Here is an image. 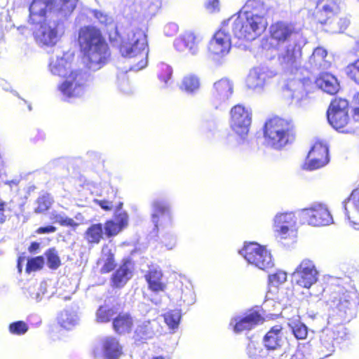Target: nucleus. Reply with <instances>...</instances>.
I'll use <instances>...</instances> for the list:
<instances>
[{
  "label": "nucleus",
  "instance_id": "8fccbe9b",
  "mask_svg": "<svg viewBox=\"0 0 359 359\" xmlns=\"http://www.w3.org/2000/svg\"><path fill=\"white\" fill-rule=\"evenodd\" d=\"M48 265L50 269H56L60 265V259L55 249H50L47 253Z\"/></svg>",
  "mask_w": 359,
  "mask_h": 359
},
{
  "label": "nucleus",
  "instance_id": "412c9836",
  "mask_svg": "<svg viewBox=\"0 0 359 359\" xmlns=\"http://www.w3.org/2000/svg\"><path fill=\"white\" fill-rule=\"evenodd\" d=\"M283 326H273L264 336L263 344L267 351H275L280 348L283 342Z\"/></svg>",
  "mask_w": 359,
  "mask_h": 359
},
{
  "label": "nucleus",
  "instance_id": "7c9ffc66",
  "mask_svg": "<svg viewBox=\"0 0 359 359\" xmlns=\"http://www.w3.org/2000/svg\"><path fill=\"white\" fill-rule=\"evenodd\" d=\"M97 264L101 265L100 272L102 273H109L114 269V255L107 248L102 249V257L99 259Z\"/></svg>",
  "mask_w": 359,
  "mask_h": 359
},
{
  "label": "nucleus",
  "instance_id": "052dcab7",
  "mask_svg": "<svg viewBox=\"0 0 359 359\" xmlns=\"http://www.w3.org/2000/svg\"><path fill=\"white\" fill-rule=\"evenodd\" d=\"M55 231H56V228L51 225L40 227L36 230V233L39 234L54 233Z\"/></svg>",
  "mask_w": 359,
  "mask_h": 359
},
{
  "label": "nucleus",
  "instance_id": "9d476101",
  "mask_svg": "<svg viewBox=\"0 0 359 359\" xmlns=\"http://www.w3.org/2000/svg\"><path fill=\"white\" fill-rule=\"evenodd\" d=\"M64 32L65 26L62 21L50 19L40 25L34 36L39 45L52 46L56 44Z\"/></svg>",
  "mask_w": 359,
  "mask_h": 359
},
{
  "label": "nucleus",
  "instance_id": "4468645a",
  "mask_svg": "<svg viewBox=\"0 0 359 359\" xmlns=\"http://www.w3.org/2000/svg\"><path fill=\"white\" fill-rule=\"evenodd\" d=\"M231 128L238 134H245L252 122V111L244 105L238 104L230 111Z\"/></svg>",
  "mask_w": 359,
  "mask_h": 359
},
{
  "label": "nucleus",
  "instance_id": "2eb2a0df",
  "mask_svg": "<svg viewBox=\"0 0 359 359\" xmlns=\"http://www.w3.org/2000/svg\"><path fill=\"white\" fill-rule=\"evenodd\" d=\"M301 214L305 222L314 226H326L332 222V217L330 211L322 205L304 208Z\"/></svg>",
  "mask_w": 359,
  "mask_h": 359
},
{
  "label": "nucleus",
  "instance_id": "20e7f679",
  "mask_svg": "<svg viewBox=\"0 0 359 359\" xmlns=\"http://www.w3.org/2000/svg\"><path fill=\"white\" fill-rule=\"evenodd\" d=\"M266 142L276 149H281L295 139V126L291 120L278 116L268 118L263 127Z\"/></svg>",
  "mask_w": 359,
  "mask_h": 359
},
{
  "label": "nucleus",
  "instance_id": "a19ab883",
  "mask_svg": "<svg viewBox=\"0 0 359 359\" xmlns=\"http://www.w3.org/2000/svg\"><path fill=\"white\" fill-rule=\"evenodd\" d=\"M287 278V273L283 271H277L276 273L269 275L268 277L269 285L273 287H278L285 283Z\"/></svg>",
  "mask_w": 359,
  "mask_h": 359
},
{
  "label": "nucleus",
  "instance_id": "f8f14e48",
  "mask_svg": "<svg viewBox=\"0 0 359 359\" xmlns=\"http://www.w3.org/2000/svg\"><path fill=\"white\" fill-rule=\"evenodd\" d=\"M294 284L302 288L309 289L318 280V271L313 263L304 259L292 274Z\"/></svg>",
  "mask_w": 359,
  "mask_h": 359
},
{
  "label": "nucleus",
  "instance_id": "a211bd4d",
  "mask_svg": "<svg viewBox=\"0 0 359 359\" xmlns=\"http://www.w3.org/2000/svg\"><path fill=\"white\" fill-rule=\"evenodd\" d=\"M57 0H33L29 6V20L33 24L41 23L46 11H54Z\"/></svg>",
  "mask_w": 359,
  "mask_h": 359
},
{
  "label": "nucleus",
  "instance_id": "ddd939ff",
  "mask_svg": "<svg viewBox=\"0 0 359 359\" xmlns=\"http://www.w3.org/2000/svg\"><path fill=\"white\" fill-rule=\"evenodd\" d=\"M230 31L224 20L209 43L208 50L210 54L223 57L230 52L231 48Z\"/></svg>",
  "mask_w": 359,
  "mask_h": 359
},
{
  "label": "nucleus",
  "instance_id": "393cba45",
  "mask_svg": "<svg viewBox=\"0 0 359 359\" xmlns=\"http://www.w3.org/2000/svg\"><path fill=\"white\" fill-rule=\"evenodd\" d=\"M133 276L130 262H125L112 275L113 286L122 287Z\"/></svg>",
  "mask_w": 359,
  "mask_h": 359
},
{
  "label": "nucleus",
  "instance_id": "6e6552de",
  "mask_svg": "<svg viewBox=\"0 0 359 359\" xmlns=\"http://www.w3.org/2000/svg\"><path fill=\"white\" fill-rule=\"evenodd\" d=\"M349 103L344 98L335 97L330 102L327 111L329 123L337 130L346 132L349 123Z\"/></svg>",
  "mask_w": 359,
  "mask_h": 359
},
{
  "label": "nucleus",
  "instance_id": "bf43d9fd",
  "mask_svg": "<svg viewBox=\"0 0 359 359\" xmlns=\"http://www.w3.org/2000/svg\"><path fill=\"white\" fill-rule=\"evenodd\" d=\"M119 88L125 94H130L133 93V90L128 79H123L122 82L119 83Z\"/></svg>",
  "mask_w": 359,
  "mask_h": 359
},
{
  "label": "nucleus",
  "instance_id": "de8ad7c7",
  "mask_svg": "<svg viewBox=\"0 0 359 359\" xmlns=\"http://www.w3.org/2000/svg\"><path fill=\"white\" fill-rule=\"evenodd\" d=\"M246 83L249 88L255 89L262 87L264 84V81L257 72H253L248 76Z\"/></svg>",
  "mask_w": 359,
  "mask_h": 359
},
{
  "label": "nucleus",
  "instance_id": "0e129e2a",
  "mask_svg": "<svg viewBox=\"0 0 359 359\" xmlns=\"http://www.w3.org/2000/svg\"><path fill=\"white\" fill-rule=\"evenodd\" d=\"M313 55L323 59L327 56V51L324 48L318 47L314 50Z\"/></svg>",
  "mask_w": 359,
  "mask_h": 359
},
{
  "label": "nucleus",
  "instance_id": "338daca9",
  "mask_svg": "<svg viewBox=\"0 0 359 359\" xmlns=\"http://www.w3.org/2000/svg\"><path fill=\"white\" fill-rule=\"evenodd\" d=\"M5 203L0 201V223L4 222V212Z\"/></svg>",
  "mask_w": 359,
  "mask_h": 359
},
{
  "label": "nucleus",
  "instance_id": "c03bdc74",
  "mask_svg": "<svg viewBox=\"0 0 359 359\" xmlns=\"http://www.w3.org/2000/svg\"><path fill=\"white\" fill-rule=\"evenodd\" d=\"M114 311L106 306H100L96 313V320L99 323H107L114 316Z\"/></svg>",
  "mask_w": 359,
  "mask_h": 359
},
{
  "label": "nucleus",
  "instance_id": "680f3d73",
  "mask_svg": "<svg viewBox=\"0 0 359 359\" xmlns=\"http://www.w3.org/2000/svg\"><path fill=\"white\" fill-rule=\"evenodd\" d=\"M353 205L359 210V189H355L351 194Z\"/></svg>",
  "mask_w": 359,
  "mask_h": 359
},
{
  "label": "nucleus",
  "instance_id": "e433bc0d",
  "mask_svg": "<svg viewBox=\"0 0 359 359\" xmlns=\"http://www.w3.org/2000/svg\"><path fill=\"white\" fill-rule=\"evenodd\" d=\"M47 287L48 284L46 281L29 286L27 289L29 297L37 302H40L47 293Z\"/></svg>",
  "mask_w": 359,
  "mask_h": 359
},
{
  "label": "nucleus",
  "instance_id": "5fc2aeb1",
  "mask_svg": "<svg viewBox=\"0 0 359 359\" xmlns=\"http://www.w3.org/2000/svg\"><path fill=\"white\" fill-rule=\"evenodd\" d=\"M114 221L120 226L121 229L126 228L128 224V215L125 211L116 210Z\"/></svg>",
  "mask_w": 359,
  "mask_h": 359
},
{
  "label": "nucleus",
  "instance_id": "cd10ccee",
  "mask_svg": "<svg viewBox=\"0 0 359 359\" xmlns=\"http://www.w3.org/2000/svg\"><path fill=\"white\" fill-rule=\"evenodd\" d=\"M232 83L227 79H222L214 83L213 93L219 99H228L233 93Z\"/></svg>",
  "mask_w": 359,
  "mask_h": 359
},
{
  "label": "nucleus",
  "instance_id": "9b49d317",
  "mask_svg": "<svg viewBox=\"0 0 359 359\" xmlns=\"http://www.w3.org/2000/svg\"><path fill=\"white\" fill-rule=\"evenodd\" d=\"M341 8L336 0H324L316 5L313 18L316 23L320 24L327 29V27L338 18Z\"/></svg>",
  "mask_w": 359,
  "mask_h": 359
},
{
  "label": "nucleus",
  "instance_id": "c756f323",
  "mask_svg": "<svg viewBox=\"0 0 359 359\" xmlns=\"http://www.w3.org/2000/svg\"><path fill=\"white\" fill-rule=\"evenodd\" d=\"M133 320L128 313H121L116 316L113 321V327L119 334L128 333L131 330Z\"/></svg>",
  "mask_w": 359,
  "mask_h": 359
},
{
  "label": "nucleus",
  "instance_id": "39448f33",
  "mask_svg": "<svg viewBox=\"0 0 359 359\" xmlns=\"http://www.w3.org/2000/svg\"><path fill=\"white\" fill-rule=\"evenodd\" d=\"M120 52L123 57H136L138 62L131 69L139 71L147 65L149 49L147 36L140 29H132L121 39Z\"/></svg>",
  "mask_w": 359,
  "mask_h": 359
},
{
  "label": "nucleus",
  "instance_id": "49530a36",
  "mask_svg": "<svg viewBox=\"0 0 359 359\" xmlns=\"http://www.w3.org/2000/svg\"><path fill=\"white\" fill-rule=\"evenodd\" d=\"M159 68L161 70V72L158 75V78L161 81L164 82L165 86H168L170 85V80L172 75V69L170 66H168L166 64H161L159 65Z\"/></svg>",
  "mask_w": 359,
  "mask_h": 359
},
{
  "label": "nucleus",
  "instance_id": "13d9d810",
  "mask_svg": "<svg viewBox=\"0 0 359 359\" xmlns=\"http://www.w3.org/2000/svg\"><path fill=\"white\" fill-rule=\"evenodd\" d=\"M181 300H182L184 302H187V304L193 303L195 300L194 292L192 290H190L188 293H184L182 290Z\"/></svg>",
  "mask_w": 359,
  "mask_h": 359
},
{
  "label": "nucleus",
  "instance_id": "37998d69",
  "mask_svg": "<svg viewBox=\"0 0 359 359\" xmlns=\"http://www.w3.org/2000/svg\"><path fill=\"white\" fill-rule=\"evenodd\" d=\"M277 236L280 239H286L290 236H295L296 227H289L287 226H274Z\"/></svg>",
  "mask_w": 359,
  "mask_h": 359
},
{
  "label": "nucleus",
  "instance_id": "f257e3e1",
  "mask_svg": "<svg viewBox=\"0 0 359 359\" xmlns=\"http://www.w3.org/2000/svg\"><path fill=\"white\" fill-rule=\"evenodd\" d=\"M78 42L83 55V62L88 69L97 71L108 62L109 47L98 29L91 26L81 27Z\"/></svg>",
  "mask_w": 359,
  "mask_h": 359
},
{
  "label": "nucleus",
  "instance_id": "6ab92c4d",
  "mask_svg": "<svg viewBox=\"0 0 359 359\" xmlns=\"http://www.w3.org/2000/svg\"><path fill=\"white\" fill-rule=\"evenodd\" d=\"M264 318L257 311H252L243 317H236L232 320L234 332L240 333L253 329L256 325L262 323Z\"/></svg>",
  "mask_w": 359,
  "mask_h": 359
},
{
  "label": "nucleus",
  "instance_id": "423d86ee",
  "mask_svg": "<svg viewBox=\"0 0 359 359\" xmlns=\"http://www.w3.org/2000/svg\"><path fill=\"white\" fill-rule=\"evenodd\" d=\"M298 34L294 23L278 20L270 25L269 35L263 39L262 46L266 50H277Z\"/></svg>",
  "mask_w": 359,
  "mask_h": 359
},
{
  "label": "nucleus",
  "instance_id": "a18cd8bd",
  "mask_svg": "<svg viewBox=\"0 0 359 359\" xmlns=\"http://www.w3.org/2000/svg\"><path fill=\"white\" fill-rule=\"evenodd\" d=\"M37 207L35 208V212L41 213L47 210L51 205L52 201L48 194L43 195L37 199Z\"/></svg>",
  "mask_w": 359,
  "mask_h": 359
},
{
  "label": "nucleus",
  "instance_id": "f03ea898",
  "mask_svg": "<svg viewBox=\"0 0 359 359\" xmlns=\"http://www.w3.org/2000/svg\"><path fill=\"white\" fill-rule=\"evenodd\" d=\"M328 297L327 304L342 320L349 321L356 313L359 305V294L354 289L347 290L337 283L327 287Z\"/></svg>",
  "mask_w": 359,
  "mask_h": 359
},
{
  "label": "nucleus",
  "instance_id": "bb28decb",
  "mask_svg": "<svg viewBox=\"0 0 359 359\" xmlns=\"http://www.w3.org/2000/svg\"><path fill=\"white\" fill-rule=\"evenodd\" d=\"M79 318L77 313L72 309H64L57 316V322L61 327L67 330H71L78 325Z\"/></svg>",
  "mask_w": 359,
  "mask_h": 359
},
{
  "label": "nucleus",
  "instance_id": "4be33fe9",
  "mask_svg": "<svg viewBox=\"0 0 359 359\" xmlns=\"http://www.w3.org/2000/svg\"><path fill=\"white\" fill-rule=\"evenodd\" d=\"M316 86L323 91L330 95L337 94L340 84L335 76L328 72H321L315 80Z\"/></svg>",
  "mask_w": 359,
  "mask_h": 359
},
{
  "label": "nucleus",
  "instance_id": "e2e57ef3",
  "mask_svg": "<svg viewBox=\"0 0 359 359\" xmlns=\"http://www.w3.org/2000/svg\"><path fill=\"white\" fill-rule=\"evenodd\" d=\"M97 203H98L100 207L105 210H109L112 208V203L111 202L109 201L105 200H96L95 201Z\"/></svg>",
  "mask_w": 359,
  "mask_h": 359
},
{
  "label": "nucleus",
  "instance_id": "774afa93",
  "mask_svg": "<svg viewBox=\"0 0 359 359\" xmlns=\"http://www.w3.org/2000/svg\"><path fill=\"white\" fill-rule=\"evenodd\" d=\"M0 86L5 90H11L10 85L4 79H1L0 80Z\"/></svg>",
  "mask_w": 359,
  "mask_h": 359
},
{
  "label": "nucleus",
  "instance_id": "3c124183",
  "mask_svg": "<svg viewBox=\"0 0 359 359\" xmlns=\"http://www.w3.org/2000/svg\"><path fill=\"white\" fill-rule=\"evenodd\" d=\"M292 333L297 339H305L308 335V328L302 323H294L292 326Z\"/></svg>",
  "mask_w": 359,
  "mask_h": 359
},
{
  "label": "nucleus",
  "instance_id": "1a4fd4ad",
  "mask_svg": "<svg viewBox=\"0 0 359 359\" xmlns=\"http://www.w3.org/2000/svg\"><path fill=\"white\" fill-rule=\"evenodd\" d=\"M87 74L80 70L71 71L58 89L65 99L79 97L86 88Z\"/></svg>",
  "mask_w": 359,
  "mask_h": 359
},
{
  "label": "nucleus",
  "instance_id": "c9c22d12",
  "mask_svg": "<svg viewBox=\"0 0 359 359\" xmlns=\"http://www.w3.org/2000/svg\"><path fill=\"white\" fill-rule=\"evenodd\" d=\"M297 219L293 212H283L277 214L274 218V226H287L296 227Z\"/></svg>",
  "mask_w": 359,
  "mask_h": 359
},
{
  "label": "nucleus",
  "instance_id": "f3484780",
  "mask_svg": "<svg viewBox=\"0 0 359 359\" xmlns=\"http://www.w3.org/2000/svg\"><path fill=\"white\" fill-rule=\"evenodd\" d=\"M151 222L155 229L169 224L172 218L169 203L162 200H155L151 203Z\"/></svg>",
  "mask_w": 359,
  "mask_h": 359
},
{
  "label": "nucleus",
  "instance_id": "58836bf2",
  "mask_svg": "<svg viewBox=\"0 0 359 359\" xmlns=\"http://www.w3.org/2000/svg\"><path fill=\"white\" fill-rule=\"evenodd\" d=\"M77 0H60L53 12H58L61 15L67 16L75 8Z\"/></svg>",
  "mask_w": 359,
  "mask_h": 359
},
{
  "label": "nucleus",
  "instance_id": "ea45409f",
  "mask_svg": "<svg viewBox=\"0 0 359 359\" xmlns=\"http://www.w3.org/2000/svg\"><path fill=\"white\" fill-rule=\"evenodd\" d=\"M50 218L55 220V222L60 224L62 226L75 227L78 226V224L74 222L72 218L68 217L64 213H57L53 212L51 213Z\"/></svg>",
  "mask_w": 359,
  "mask_h": 359
},
{
  "label": "nucleus",
  "instance_id": "2f4dec72",
  "mask_svg": "<svg viewBox=\"0 0 359 359\" xmlns=\"http://www.w3.org/2000/svg\"><path fill=\"white\" fill-rule=\"evenodd\" d=\"M181 42L184 49L192 54L195 53L198 50L199 40L193 32H184L181 37Z\"/></svg>",
  "mask_w": 359,
  "mask_h": 359
},
{
  "label": "nucleus",
  "instance_id": "864d4df0",
  "mask_svg": "<svg viewBox=\"0 0 359 359\" xmlns=\"http://www.w3.org/2000/svg\"><path fill=\"white\" fill-rule=\"evenodd\" d=\"M43 264L44 261L42 257H36L31 259L27 262L26 271L30 273L31 271L39 270L42 268Z\"/></svg>",
  "mask_w": 359,
  "mask_h": 359
},
{
  "label": "nucleus",
  "instance_id": "09e8293b",
  "mask_svg": "<svg viewBox=\"0 0 359 359\" xmlns=\"http://www.w3.org/2000/svg\"><path fill=\"white\" fill-rule=\"evenodd\" d=\"M28 330V325L23 321L14 322L9 325V332L13 334L22 335Z\"/></svg>",
  "mask_w": 359,
  "mask_h": 359
},
{
  "label": "nucleus",
  "instance_id": "603ef678",
  "mask_svg": "<svg viewBox=\"0 0 359 359\" xmlns=\"http://www.w3.org/2000/svg\"><path fill=\"white\" fill-rule=\"evenodd\" d=\"M105 234L108 237L117 235L122 229L114 220H109L104 224V226Z\"/></svg>",
  "mask_w": 359,
  "mask_h": 359
},
{
  "label": "nucleus",
  "instance_id": "79ce46f5",
  "mask_svg": "<svg viewBox=\"0 0 359 359\" xmlns=\"http://www.w3.org/2000/svg\"><path fill=\"white\" fill-rule=\"evenodd\" d=\"M164 320L171 330L177 329L180 323V311H172L164 315Z\"/></svg>",
  "mask_w": 359,
  "mask_h": 359
},
{
  "label": "nucleus",
  "instance_id": "4d7b16f0",
  "mask_svg": "<svg viewBox=\"0 0 359 359\" xmlns=\"http://www.w3.org/2000/svg\"><path fill=\"white\" fill-rule=\"evenodd\" d=\"M219 0H208L205 3V8L211 13L217 12L219 11Z\"/></svg>",
  "mask_w": 359,
  "mask_h": 359
},
{
  "label": "nucleus",
  "instance_id": "c85d7f7f",
  "mask_svg": "<svg viewBox=\"0 0 359 359\" xmlns=\"http://www.w3.org/2000/svg\"><path fill=\"white\" fill-rule=\"evenodd\" d=\"M201 84V80L198 76L188 74L182 80L181 90L188 95H194L200 90Z\"/></svg>",
  "mask_w": 359,
  "mask_h": 359
},
{
  "label": "nucleus",
  "instance_id": "a878e982",
  "mask_svg": "<svg viewBox=\"0 0 359 359\" xmlns=\"http://www.w3.org/2000/svg\"><path fill=\"white\" fill-rule=\"evenodd\" d=\"M158 332H160V325L155 320L144 321L135 330V334L142 339L152 338Z\"/></svg>",
  "mask_w": 359,
  "mask_h": 359
},
{
  "label": "nucleus",
  "instance_id": "69168bd1",
  "mask_svg": "<svg viewBox=\"0 0 359 359\" xmlns=\"http://www.w3.org/2000/svg\"><path fill=\"white\" fill-rule=\"evenodd\" d=\"M355 100L358 105L355 106L353 110V117L356 121H359V92L356 95Z\"/></svg>",
  "mask_w": 359,
  "mask_h": 359
},
{
  "label": "nucleus",
  "instance_id": "72a5a7b5",
  "mask_svg": "<svg viewBox=\"0 0 359 359\" xmlns=\"http://www.w3.org/2000/svg\"><path fill=\"white\" fill-rule=\"evenodd\" d=\"M103 235V226L101 224H92L86 230L84 238L89 243L97 244Z\"/></svg>",
  "mask_w": 359,
  "mask_h": 359
},
{
  "label": "nucleus",
  "instance_id": "4c0bfd02",
  "mask_svg": "<svg viewBox=\"0 0 359 359\" xmlns=\"http://www.w3.org/2000/svg\"><path fill=\"white\" fill-rule=\"evenodd\" d=\"M350 24V19L347 16L339 17V15L337 20L332 21V24L327 27V31L342 33L349 27Z\"/></svg>",
  "mask_w": 359,
  "mask_h": 359
},
{
  "label": "nucleus",
  "instance_id": "0eeeda50",
  "mask_svg": "<svg viewBox=\"0 0 359 359\" xmlns=\"http://www.w3.org/2000/svg\"><path fill=\"white\" fill-rule=\"evenodd\" d=\"M241 253L249 264L262 270H269L274 266L271 252L265 246L257 243L250 242L245 244Z\"/></svg>",
  "mask_w": 359,
  "mask_h": 359
},
{
  "label": "nucleus",
  "instance_id": "473e14b6",
  "mask_svg": "<svg viewBox=\"0 0 359 359\" xmlns=\"http://www.w3.org/2000/svg\"><path fill=\"white\" fill-rule=\"evenodd\" d=\"M356 52L359 53V41L357 43ZM344 72L351 81L359 86V57L350 62L345 67Z\"/></svg>",
  "mask_w": 359,
  "mask_h": 359
},
{
  "label": "nucleus",
  "instance_id": "aec40b11",
  "mask_svg": "<svg viewBox=\"0 0 359 359\" xmlns=\"http://www.w3.org/2000/svg\"><path fill=\"white\" fill-rule=\"evenodd\" d=\"M72 55L68 53H62V56L57 55L52 58L49 65L50 71L53 74L59 76H66L70 72Z\"/></svg>",
  "mask_w": 359,
  "mask_h": 359
},
{
  "label": "nucleus",
  "instance_id": "f704fd0d",
  "mask_svg": "<svg viewBox=\"0 0 359 359\" xmlns=\"http://www.w3.org/2000/svg\"><path fill=\"white\" fill-rule=\"evenodd\" d=\"M301 48L297 44L288 45L283 55V59L285 62L294 64L301 57Z\"/></svg>",
  "mask_w": 359,
  "mask_h": 359
},
{
  "label": "nucleus",
  "instance_id": "dca6fc26",
  "mask_svg": "<svg viewBox=\"0 0 359 359\" xmlns=\"http://www.w3.org/2000/svg\"><path fill=\"white\" fill-rule=\"evenodd\" d=\"M308 161L304 165L306 170H313L320 168L329 162L328 147L320 142H316L307 156Z\"/></svg>",
  "mask_w": 359,
  "mask_h": 359
},
{
  "label": "nucleus",
  "instance_id": "6e6d98bb",
  "mask_svg": "<svg viewBox=\"0 0 359 359\" xmlns=\"http://www.w3.org/2000/svg\"><path fill=\"white\" fill-rule=\"evenodd\" d=\"M94 16L98 20V21L103 25H107L111 22V18L107 15L106 13L99 11H93Z\"/></svg>",
  "mask_w": 359,
  "mask_h": 359
},
{
  "label": "nucleus",
  "instance_id": "b1692460",
  "mask_svg": "<svg viewBox=\"0 0 359 359\" xmlns=\"http://www.w3.org/2000/svg\"><path fill=\"white\" fill-rule=\"evenodd\" d=\"M102 346L104 355L107 359H118L122 354V346L115 337L103 338Z\"/></svg>",
  "mask_w": 359,
  "mask_h": 359
},
{
  "label": "nucleus",
  "instance_id": "7ed1b4c3",
  "mask_svg": "<svg viewBox=\"0 0 359 359\" xmlns=\"http://www.w3.org/2000/svg\"><path fill=\"white\" fill-rule=\"evenodd\" d=\"M224 22L235 37L249 41L256 39L268 25L263 15L251 11L233 15Z\"/></svg>",
  "mask_w": 359,
  "mask_h": 359
},
{
  "label": "nucleus",
  "instance_id": "5701e85b",
  "mask_svg": "<svg viewBox=\"0 0 359 359\" xmlns=\"http://www.w3.org/2000/svg\"><path fill=\"white\" fill-rule=\"evenodd\" d=\"M149 288L155 292H163L166 289V283L163 278L161 271L156 267L149 269L148 273L145 276Z\"/></svg>",
  "mask_w": 359,
  "mask_h": 359
}]
</instances>
